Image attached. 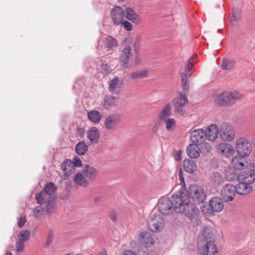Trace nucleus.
Returning <instances> with one entry per match:
<instances>
[{
  "instance_id": "obj_12",
  "label": "nucleus",
  "mask_w": 255,
  "mask_h": 255,
  "mask_svg": "<svg viewBox=\"0 0 255 255\" xmlns=\"http://www.w3.org/2000/svg\"><path fill=\"white\" fill-rule=\"evenodd\" d=\"M121 120V117L119 115L112 114L108 116L105 119L104 125L108 129H115L119 125Z\"/></svg>"
},
{
  "instance_id": "obj_49",
  "label": "nucleus",
  "mask_w": 255,
  "mask_h": 255,
  "mask_svg": "<svg viewBox=\"0 0 255 255\" xmlns=\"http://www.w3.org/2000/svg\"><path fill=\"white\" fill-rule=\"evenodd\" d=\"M175 125V121L173 119H168L166 121V127L167 130H171Z\"/></svg>"
},
{
  "instance_id": "obj_55",
  "label": "nucleus",
  "mask_w": 255,
  "mask_h": 255,
  "mask_svg": "<svg viewBox=\"0 0 255 255\" xmlns=\"http://www.w3.org/2000/svg\"><path fill=\"white\" fill-rule=\"evenodd\" d=\"M109 217L111 220L116 222L117 220V214L115 211L113 210L109 214Z\"/></svg>"
},
{
  "instance_id": "obj_11",
  "label": "nucleus",
  "mask_w": 255,
  "mask_h": 255,
  "mask_svg": "<svg viewBox=\"0 0 255 255\" xmlns=\"http://www.w3.org/2000/svg\"><path fill=\"white\" fill-rule=\"evenodd\" d=\"M190 140L194 144H201L206 139V133L202 128L190 130Z\"/></svg>"
},
{
  "instance_id": "obj_2",
  "label": "nucleus",
  "mask_w": 255,
  "mask_h": 255,
  "mask_svg": "<svg viewBox=\"0 0 255 255\" xmlns=\"http://www.w3.org/2000/svg\"><path fill=\"white\" fill-rule=\"evenodd\" d=\"M165 225L163 218L159 215L151 214L147 220L148 228L153 232H159Z\"/></svg>"
},
{
  "instance_id": "obj_63",
  "label": "nucleus",
  "mask_w": 255,
  "mask_h": 255,
  "mask_svg": "<svg viewBox=\"0 0 255 255\" xmlns=\"http://www.w3.org/2000/svg\"><path fill=\"white\" fill-rule=\"evenodd\" d=\"M180 154H181V151L180 150L176 151V152H175L176 156L175 157V160H178L180 159Z\"/></svg>"
},
{
  "instance_id": "obj_42",
  "label": "nucleus",
  "mask_w": 255,
  "mask_h": 255,
  "mask_svg": "<svg viewBox=\"0 0 255 255\" xmlns=\"http://www.w3.org/2000/svg\"><path fill=\"white\" fill-rule=\"evenodd\" d=\"M56 186L53 183L49 182L45 185L43 191L50 195H55L54 192L56 191Z\"/></svg>"
},
{
  "instance_id": "obj_3",
  "label": "nucleus",
  "mask_w": 255,
  "mask_h": 255,
  "mask_svg": "<svg viewBox=\"0 0 255 255\" xmlns=\"http://www.w3.org/2000/svg\"><path fill=\"white\" fill-rule=\"evenodd\" d=\"M189 193L193 201L198 204L203 203L206 199L204 189L199 186L193 185L189 187Z\"/></svg>"
},
{
  "instance_id": "obj_38",
  "label": "nucleus",
  "mask_w": 255,
  "mask_h": 255,
  "mask_svg": "<svg viewBox=\"0 0 255 255\" xmlns=\"http://www.w3.org/2000/svg\"><path fill=\"white\" fill-rule=\"evenodd\" d=\"M118 99L112 96H106L104 99V106L105 108H109L111 106H116Z\"/></svg>"
},
{
  "instance_id": "obj_43",
  "label": "nucleus",
  "mask_w": 255,
  "mask_h": 255,
  "mask_svg": "<svg viewBox=\"0 0 255 255\" xmlns=\"http://www.w3.org/2000/svg\"><path fill=\"white\" fill-rule=\"evenodd\" d=\"M226 178L230 181H234L236 179H238V174H237L235 169H230L229 171H227L226 175Z\"/></svg>"
},
{
  "instance_id": "obj_52",
  "label": "nucleus",
  "mask_w": 255,
  "mask_h": 255,
  "mask_svg": "<svg viewBox=\"0 0 255 255\" xmlns=\"http://www.w3.org/2000/svg\"><path fill=\"white\" fill-rule=\"evenodd\" d=\"M239 16L238 12L237 10L235 11L234 9L232 13V15L230 18V22L231 23L234 24V22L237 20Z\"/></svg>"
},
{
  "instance_id": "obj_50",
  "label": "nucleus",
  "mask_w": 255,
  "mask_h": 255,
  "mask_svg": "<svg viewBox=\"0 0 255 255\" xmlns=\"http://www.w3.org/2000/svg\"><path fill=\"white\" fill-rule=\"evenodd\" d=\"M43 209L40 206H37L34 210V214L36 218H40L42 215Z\"/></svg>"
},
{
  "instance_id": "obj_14",
  "label": "nucleus",
  "mask_w": 255,
  "mask_h": 255,
  "mask_svg": "<svg viewBox=\"0 0 255 255\" xmlns=\"http://www.w3.org/2000/svg\"><path fill=\"white\" fill-rule=\"evenodd\" d=\"M125 17L129 20L139 24L141 22L140 16L131 7H127L125 10Z\"/></svg>"
},
{
  "instance_id": "obj_35",
  "label": "nucleus",
  "mask_w": 255,
  "mask_h": 255,
  "mask_svg": "<svg viewBox=\"0 0 255 255\" xmlns=\"http://www.w3.org/2000/svg\"><path fill=\"white\" fill-rule=\"evenodd\" d=\"M88 118L91 122L98 123L101 120L102 116L98 111H91L88 113Z\"/></svg>"
},
{
  "instance_id": "obj_22",
  "label": "nucleus",
  "mask_w": 255,
  "mask_h": 255,
  "mask_svg": "<svg viewBox=\"0 0 255 255\" xmlns=\"http://www.w3.org/2000/svg\"><path fill=\"white\" fill-rule=\"evenodd\" d=\"M186 152L188 155L192 158L198 157L200 155L201 150L197 144H190L187 147Z\"/></svg>"
},
{
  "instance_id": "obj_5",
  "label": "nucleus",
  "mask_w": 255,
  "mask_h": 255,
  "mask_svg": "<svg viewBox=\"0 0 255 255\" xmlns=\"http://www.w3.org/2000/svg\"><path fill=\"white\" fill-rule=\"evenodd\" d=\"M236 148L239 155L243 157L249 156L252 151L251 144L245 138H241L237 140Z\"/></svg>"
},
{
  "instance_id": "obj_13",
  "label": "nucleus",
  "mask_w": 255,
  "mask_h": 255,
  "mask_svg": "<svg viewBox=\"0 0 255 255\" xmlns=\"http://www.w3.org/2000/svg\"><path fill=\"white\" fill-rule=\"evenodd\" d=\"M183 212L189 219L192 220L198 216L199 210L195 204L189 202L185 205Z\"/></svg>"
},
{
  "instance_id": "obj_53",
  "label": "nucleus",
  "mask_w": 255,
  "mask_h": 255,
  "mask_svg": "<svg viewBox=\"0 0 255 255\" xmlns=\"http://www.w3.org/2000/svg\"><path fill=\"white\" fill-rule=\"evenodd\" d=\"M122 25L124 26L125 28L128 31H130L132 29L131 24L127 20H124L123 22L122 23Z\"/></svg>"
},
{
  "instance_id": "obj_15",
  "label": "nucleus",
  "mask_w": 255,
  "mask_h": 255,
  "mask_svg": "<svg viewBox=\"0 0 255 255\" xmlns=\"http://www.w3.org/2000/svg\"><path fill=\"white\" fill-rule=\"evenodd\" d=\"M218 152L225 156L232 155L234 152V149L232 146L228 143L222 142L217 146Z\"/></svg>"
},
{
  "instance_id": "obj_17",
  "label": "nucleus",
  "mask_w": 255,
  "mask_h": 255,
  "mask_svg": "<svg viewBox=\"0 0 255 255\" xmlns=\"http://www.w3.org/2000/svg\"><path fill=\"white\" fill-rule=\"evenodd\" d=\"M139 240L141 244L145 247H149L153 244L152 235L147 232H142L139 235Z\"/></svg>"
},
{
  "instance_id": "obj_18",
  "label": "nucleus",
  "mask_w": 255,
  "mask_h": 255,
  "mask_svg": "<svg viewBox=\"0 0 255 255\" xmlns=\"http://www.w3.org/2000/svg\"><path fill=\"white\" fill-rule=\"evenodd\" d=\"M238 177L239 182H244L250 185L255 181V176L247 171L241 172Z\"/></svg>"
},
{
  "instance_id": "obj_1",
  "label": "nucleus",
  "mask_w": 255,
  "mask_h": 255,
  "mask_svg": "<svg viewBox=\"0 0 255 255\" xmlns=\"http://www.w3.org/2000/svg\"><path fill=\"white\" fill-rule=\"evenodd\" d=\"M176 213L183 212L185 205L190 202V196L187 193H180V194L173 195L170 199Z\"/></svg>"
},
{
  "instance_id": "obj_9",
  "label": "nucleus",
  "mask_w": 255,
  "mask_h": 255,
  "mask_svg": "<svg viewBox=\"0 0 255 255\" xmlns=\"http://www.w3.org/2000/svg\"><path fill=\"white\" fill-rule=\"evenodd\" d=\"M112 21L115 25H119L123 22L125 16V10L120 6L114 7L110 12Z\"/></svg>"
},
{
  "instance_id": "obj_61",
  "label": "nucleus",
  "mask_w": 255,
  "mask_h": 255,
  "mask_svg": "<svg viewBox=\"0 0 255 255\" xmlns=\"http://www.w3.org/2000/svg\"><path fill=\"white\" fill-rule=\"evenodd\" d=\"M111 59H113L110 56H109V55L107 54L106 56L102 57V61L106 62L107 60L110 61Z\"/></svg>"
},
{
  "instance_id": "obj_7",
  "label": "nucleus",
  "mask_w": 255,
  "mask_h": 255,
  "mask_svg": "<svg viewBox=\"0 0 255 255\" xmlns=\"http://www.w3.org/2000/svg\"><path fill=\"white\" fill-rule=\"evenodd\" d=\"M206 244L202 246V243H198V249L200 254L202 255H214L218 252V250L214 242L211 240L206 241Z\"/></svg>"
},
{
  "instance_id": "obj_62",
  "label": "nucleus",
  "mask_w": 255,
  "mask_h": 255,
  "mask_svg": "<svg viewBox=\"0 0 255 255\" xmlns=\"http://www.w3.org/2000/svg\"><path fill=\"white\" fill-rule=\"evenodd\" d=\"M179 179L181 183H184V179L182 174V171L181 169H180L179 173Z\"/></svg>"
},
{
  "instance_id": "obj_23",
  "label": "nucleus",
  "mask_w": 255,
  "mask_h": 255,
  "mask_svg": "<svg viewBox=\"0 0 255 255\" xmlns=\"http://www.w3.org/2000/svg\"><path fill=\"white\" fill-rule=\"evenodd\" d=\"M54 197H55V195H50L45 192L42 191L36 194L35 199L37 204L42 205L51 199L52 200Z\"/></svg>"
},
{
  "instance_id": "obj_45",
  "label": "nucleus",
  "mask_w": 255,
  "mask_h": 255,
  "mask_svg": "<svg viewBox=\"0 0 255 255\" xmlns=\"http://www.w3.org/2000/svg\"><path fill=\"white\" fill-rule=\"evenodd\" d=\"M112 71V67L109 63H103L101 65V72L104 75H107Z\"/></svg>"
},
{
  "instance_id": "obj_58",
  "label": "nucleus",
  "mask_w": 255,
  "mask_h": 255,
  "mask_svg": "<svg viewBox=\"0 0 255 255\" xmlns=\"http://www.w3.org/2000/svg\"><path fill=\"white\" fill-rule=\"evenodd\" d=\"M160 124L159 122H156L155 124H154V126H153V128H152V132L153 133H156L157 132L158 128H159L160 127Z\"/></svg>"
},
{
  "instance_id": "obj_40",
  "label": "nucleus",
  "mask_w": 255,
  "mask_h": 255,
  "mask_svg": "<svg viewBox=\"0 0 255 255\" xmlns=\"http://www.w3.org/2000/svg\"><path fill=\"white\" fill-rule=\"evenodd\" d=\"M213 236V228L210 226L206 227L204 230L201 239V241H203L202 238L204 239V241L205 243L206 241H209V240L211 239V237Z\"/></svg>"
},
{
  "instance_id": "obj_46",
  "label": "nucleus",
  "mask_w": 255,
  "mask_h": 255,
  "mask_svg": "<svg viewBox=\"0 0 255 255\" xmlns=\"http://www.w3.org/2000/svg\"><path fill=\"white\" fill-rule=\"evenodd\" d=\"M30 232L28 230L22 231L19 234V240L26 242L29 239Z\"/></svg>"
},
{
  "instance_id": "obj_32",
  "label": "nucleus",
  "mask_w": 255,
  "mask_h": 255,
  "mask_svg": "<svg viewBox=\"0 0 255 255\" xmlns=\"http://www.w3.org/2000/svg\"><path fill=\"white\" fill-rule=\"evenodd\" d=\"M226 92H224L222 94L218 95L215 100V104L219 106H229L228 104Z\"/></svg>"
},
{
  "instance_id": "obj_10",
  "label": "nucleus",
  "mask_w": 255,
  "mask_h": 255,
  "mask_svg": "<svg viewBox=\"0 0 255 255\" xmlns=\"http://www.w3.org/2000/svg\"><path fill=\"white\" fill-rule=\"evenodd\" d=\"M132 54L131 48L129 45L125 46L121 50L119 57V61L121 66L124 68H127L128 66L129 58Z\"/></svg>"
},
{
  "instance_id": "obj_39",
  "label": "nucleus",
  "mask_w": 255,
  "mask_h": 255,
  "mask_svg": "<svg viewBox=\"0 0 255 255\" xmlns=\"http://www.w3.org/2000/svg\"><path fill=\"white\" fill-rule=\"evenodd\" d=\"M73 167V162L70 159L64 160L61 166V169L67 173H71Z\"/></svg>"
},
{
  "instance_id": "obj_34",
  "label": "nucleus",
  "mask_w": 255,
  "mask_h": 255,
  "mask_svg": "<svg viewBox=\"0 0 255 255\" xmlns=\"http://www.w3.org/2000/svg\"><path fill=\"white\" fill-rule=\"evenodd\" d=\"M122 83L120 82V79L118 77H116L114 79L109 82V90L112 93H116V88H120Z\"/></svg>"
},
{
  "instance_id": "obj_48",
  "label": "nucleus",
  "mask_w": 255,
  "mask_h": 255,
  "mask_svg": "<svg viewBox=\"0 0 255 255\" xmlns=\"http://www.w3.org/2000/svg\"><path fill=\"white\" fill-rule=\"evenodd\" d=\"M22 241L18 240L15 244V250L17 252H21L25 247V244Z\"/></svg>"
},
{
  "instance_id": "obj_41",
  "label": "nucleus",
  "mask_w": 255,
  "mask_h": 255,
  "mask_svg": "<svg viewBox=\"0 0 255 255\" xmlns=\"http://www.w3.org/2000/svg\"><path fill=\"white\" fill-rule=\"evenodd\" d=\"M171 115V107L169 104H167L163 109L159 115V118L161 120L165 119L167 117Z\"/></svg>"
},
{
  "instance_id": "obj_8",
  "label": "nucleus",
  "mask_w": 255,
  "mask_h": 255,
  "mask_svg": "<svg viewBox=\"0 0 255 255\" xmlns=\"http://www.w3.org/2000/svg\"><path fill=\"white\" fill-rule=\"evenodd\" d=\"M220 137L223 140L231 141L235 137V131L232 126L227 123L223 124L220 129Z\"/></svg>"
},
{
  "instance_id": "obj_27",
  "label": "nucleus",
  "mask_w": 255,
  "mask_h": 255,
  "mask_svg": "<svg viewBox=\"0 0 255 255\" xmlns=\"http://www.w3.org/2000/svg\"><path fill=\"white\" fill-rule=\"evenodd\" d=\"M183 167L186 171L189 173H193L196 169V164L192 159H186L183 161Z\"/></svg>"
},
{
  "instance_id": "obj_36",
  "label": "nucleus",
  "mask_w": 255,
  "mask_h": 255,
  "mask_svg": "<svg viewBox=\"0 0 255 255\" xmlns=\"http://www.w3.org/2000/svg\"><path fill=\"white\" fill-rule=\"evenodd\" d=\"M192 73H182L181 74L182 86L183 89L186 92H188L189 89L188 77L191 76Z\"/></svg>"
},
{
  "instance_id": "obj_19",
  "label": "nucleus",
  "mask_w": 255,
  "mask_h": 255,
  "mask_svg": "<svg viewBox=\"0 0 255 255\" xmlns=\"http://www.w3.org/2000/svg\"><path fill=\"white\" fill-rule=\"evenodd\" d=\"M205 132L206 137L209 140H214L218 136L219 129L217 125L212 124L208 127Z\"/></svg>"
},
{
  "instance_id": "obj_47",
  "label": "nucleus",
  "mask_w": 255,
  "mask_h": 255,
  "mask_svg": "<svg viewBox=\"0 0 255 255\" xmlns=\"http://www.w3.org/2000/svg\"><path fill=\"white\" fill-rule=\"evenodd\" d=\"M179 97L175 103H177V105L179 104L180 106H183L188 102L187 98L185 95L182 94L181 93H179Z\"/></svg>"
},
{
  "instance_id": "obj_33",
  "label": "nucleus",
  "mask_w": 255,
  "mask_h": 255,
  "mask_svg": "<svg viewBox=\"0 0 255 255\" xmlns=\"http://www.w3.org/2000/svg\"><path fill=\"white\" fill-rule=\"evenodd\" d=\"M131 78L132 80L144 78L148 77V71L146 70H140L134 71L130 74Z\"/></svg>"
},
{
  "instance_id": "obj_31",
  "label": "nucleus",
  "mask_w": 255,
  "mask_h": 255,
  "mask_svg": "<svg viewBox=\"0 0 255 255\" xmlns=\"http://www.w3.org/2000/svg\"><path fill=\"white\" fill-rule=\"evenodd\" d=\"M210 180L213 184L216 185H221L224 181V177L218 172H213L210 176Z\"/></svg>"
},
{
  "instance_id": "obj_51",
  "label": "nucleus",
  "mask_w": 255,
  "mask_h": 255,
  "mask_svg": "<svg viewBox=\"0 0 255 255\" xmlns=\"http://www.w3.org/2000/svg\"><path fill=\"white\" fill-rule=\"evenodd\" d=\"M73 163L74 167H80L82 164L81 160L76 156L73 158Z\"/></svg>"
},
{
  "instance_id": "obj_30",
  "label": "nucleus",
  "mask_w": 255,
  "mask_h": 255,
  "mask_svg": "<svg viewBox=\"0 0 255 255\" xmlns=\"http://www.w3.org/2000/svg\"><path fill=\"white\" fill-rule=\"evenodd\" d=\"M228 104L229 106L233 105L238 99H240L242 97V95L236 91L233 92H226Z\"/></svg>"
},
{
  "instance_id": "obj_56",
  "label": "nucleus",
  "mask_w": 255,
  "mask_h": 255,
  "mask_svg": "<svg viewBox=\"0 0 255 255\" xmlns=\"http://www.w3.org/2000/svg\"><path fill=\"white\" fill-rule=\"evenodd\" d=\"M174 109H175V112L181 114L182 112V106L179 105V104L177 105V103H174Z\"/></svg>"
},
{
  "instance_id": "obj_24",
  "label": "nucleus",
  "mask_w": 255,
  "mask_h": 255,
  "mask_svg": "<svg viewBox=\"0 0 255 255\" xmlns=\"http://www.w3.org/2000/svg\"><path fill=\"white\" fill-rule=\"evenodd\" d=\"M83 172L85 176L91 180H94L98 174L97 169L87 164L83 167Z\"/></svg>"
},
{
  "instance_id": "obj_37",
  "label": "nucleus",
  "mask_w": 255,
  "mask_h": 255,
  "mask_svg": "<svg viewBox=\"0 0 255 255\" xmlns=\"http://www.w3.org/2000/svg\"><path fill=\"white\" fill-rule=\"evenodd\" d=\"M88 150V146L83 141L78 142L75 146V151L79 155H84Z\"/></svg>"
},
{
  "instance_id": "obj_16",
  "label": "nucleus",
  "mask_w": 255,
  "mask_h": 255,
  "mask_svg": "<svg viewBox=\"0 0 255 255\" xmlns=\"http://www.w3.org/2000/svg\"><path fill=\"white\" fill-rule=\"evenodd\" d=\"M240 155L235 156L232 159V164L233 167L237 170L244 169L248 165V162L245 158Z\"/></svg>"
},
{
  "instance_id": "obj_59",
  "label": "nucleus",
  "mask_w": 255,
  "mask_h": 255,
  "mask_svg": "<svg viewBox=\"0 0 255 255\" xmlns=\"http://www.w3.org/2000/svg\"><path fill=\"white\" fill-rule=\"evenodd\" d=\"M193 67V65H192L191 64L187 63L185 67V70L186 71V74L187 73H191L190 72L191 70L192 69V67Z\"/></svg>"
},
{
  "instance_id": "obj_44",
  "label": "nucleus",
  "mask_w": 255,
  "mask_h": 255,
  "mask_svg": "<svg viewBox=\"0 0 255 255\" xmlns=\"http://www.w3.org/2000/svg\"><path fill=\"white\" fill-rule=\"evenodd\" d=\"M56 196L54 197V199H50L48 201L45 202V207L47 212L49 214H51L54 209V205L55 203Z\"/></svg>"
},
{
  "instance_id": "obj_28",
  "label": "nucleus",
  "mask_w": 255,
  "mask_h": 255,
  "mask_svg": "<svg viewBox=\"0 0 255 255\" xmlns=\"http://www.w3.org/2000/svg\"><path fill=\"white\" fill-rule=\"evenodd\" d=\"M235 65V60L233 58H224L221 63L220 67L223 70H230L233 68Z\"/></svg>"
},
{
  "instance_id": "obj_57",
  "label": "nucleus",
  "mask_w": 255,
  "mask_h": 255,
  "mask_svg": "<svg viewBox=\"0 0 255 255\" xmlns=\"http://www.w3.org/2000/svg\"><path fill=\"white\" fill-rule=\"evenodd\" d=\"M250 167V171H248V172H250L253 175L255 176V163H251L249 165Z\"/></svg>"
},
{
  "instance_id": "obj_25",
  "label": "nucleus",
  "mask_w": 255,
  "mask_h": 255,
  "mask_svg": "<svg viewBox=\"0 0 255 255\" xmlns=\"http://www.w3.org/2000/svg\"><path fill=\"white\" fill-rule=\"evenodd\" d=\"M104 42L106 44L107 52L110 50H114L118 45V42L116 38L111 36H108L105 39Z\"/></svg>"
},
{
  "instance_id": "obj_54",
  "label": "nucleus",
  "mask_w": 255,
  "mask_h": 255,
  "mask_svg": "<svg viewBox=\"0 0 255 255\" xmlns=\"http://www.w3.org/2000/svg\"><path fill=\"white\" fill-rule=\"evenodd\" d=\"M25 222H26L25 218L24 217L21 216L20 217H19L18 218L17 225H18V227L20 228H21L23 226H24V225L25 223Z\"/></svg>"
},
{
  "instance_id": "obj_4",
  "label": "nucleus",
  "mask_w": 255,
  "mask_h": 255,
  "mask_svg": "<svg viewBox=\"0 0 255 255\" xmlns=\"http://www.w3.org/2000/svg\"><path fill=\"white\" fill-rule=\"evenodd\" d=\"M235 186L231 183L224 185L220 191V196L226 202L232 201L236 195Z\"/></svg>"
},
{
  "instance_id": "obj_21",
  "label": "nucleus",
  "mask_w": 255,
  "mask_h": 255,
  "mask_svg": "<svg viewBox=\"0 0 255 255\" xmlns=\"http://www.w3.org/2000/svg\"><path fill=\"white\" fill-rule=\"evenodd\" d=\"M236 193L240 195H246L253 190L252 187L244 182H240V183L235 186Z\"/></svg>"
},
{
  "instance_id": "obj_64",
  "label": "nucleus",
  "mask_w": 255,
  "mask_h": 255,
  "mask_svg": "<svg viewBox=\"0 0 255 255\" xmlns=\"http://www.w3.org/2000/svg\"><path fill=\"white\" fill-rule=\"evenodd\" d=\"M196 56V55H195V56H193V57H191L189 59V61L188 62V63H189V64H191L192 65H194L195 64V62L194 61V59H195V57Z\"/></svg>"
},
{
  "instance_id": "obj_20",
  "label": "nucleus",
  "mask_w": 255,
  "mask_h": 255,
  "mask_svg": "<svg viewBox=\"0 0 255 255\" xmlns=\"http://www.w3.org/2000/svg\"><path fill=\"white\" fill-rule=\"evenodd\" d=\"M209 206L213 211L219 212L223 209L224 204L220 198L214 197L210 200Z\"/></svg>"
},
{
  "instance_id": "obj_29",
  "label": "nucleus",
  "mask_w": 255,
  "mask_h": 255,
  "mask_svg": "<svg viewBox=\"0 0 255 255\" xmlns=\"http://www.w3.org/2000/svg\"><path fill=\"white\" fill-rule=\"evenodd\" d=\"M74 181L76 184L82 187H87L89 185L88 181L85 176L81 173L75 174Z\"/></svg>"
},
{
  "instance_id": "obj_6",
  "label": "nucleus",
  "mask_w": 255,
  "mask_h": 255,
  "mask_svg": "<svg viewBox=\"0 0 255 255\" xmlns=\"http://www.w3.org/2000/svg\"><path fill=\"white\" fill-rule=\"evenodd\" d=\"M157 207L160 213L165 215L170 214L174 211L170 199L166 197H161L158 200Z\"/></svg>"
},
{
  "instance_id": "obj_26",
  "label": "nucleus",
  "mask_w": 255,
  "mask_h": 255,
  "mask_svg": "<svg viewBox=\"0 0 255 255\" xmlns=\"http://www.w3.org/2000/svg\"><path fill=\"white\" fill-rule=\"evenodd\" d=\"M87 137L93 142H97L100 137V132L96 127H92L87 131Z\"/></svg>"
},
{
  "instance_id": "obj_60",
  "label": "nucleus",
  "mask_w": 255,
  "mask_h": 255,
  "mask_svg": "<svg viewBox=\"0 0 255 255\" xmlns=\"http://www.w3.org/2000/svg\"><path fill=\"white\" fill-rule=\"evenodd\" d=\"M123 255H137L131 251L127 250V251H125L123 253Z\"/></svg>"
}]
</instances>
